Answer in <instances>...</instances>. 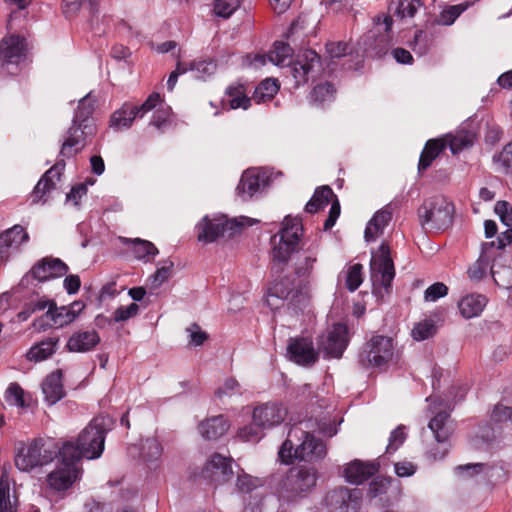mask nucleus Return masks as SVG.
Returning <instances> with one entry per match:
<instances>
[{
	"label": "nucleus",
	"mask_w": 512,
	"mask_h": 512,
	"mask_svg": "<svg viewBox=\"0 0 512 512\" xmlns=\"http://www.w3.org/2000/svg\"><path fill=\"white\" fill-rule=\"evenodd\" d=\"M91 135L85 133L79 127L71 126L67 131V137L61 145L60 159L48 169L40 178L32 192V202H46V196L56 188L57 181L65 169V159H70L81 152L87 145V138Z\"/></svg>",
	"instance_id": "f257e3e1"
},
{
	"label": "nucleus",
	"mask_w": 512,
	"mask_h": 512,
	"mask_svg": "<svg viewBox=\"0 0 512 512\" xmlns=\"http://www.w3.org/2000/svg\"><path fill=\"white\" fill-rule=\"evenodd\" d=\"M104 418H94L78 435L76 441H64L58 454L66 460H74L80 465L82 458L97 459L104 450L105 436Z\"/></svg>",
	"instance_id": "f03ea898"
},
{
	"label": "nucleus",
	"mask_w": 512,
	"mask_h": 512,
	"mask_svg": "<svg viewBox=\"0 0 512 512\" xmlns=\"http://www.w3.org/2000/svg\"><path fill=\"white\" fill-rule=\"evenodd\" d=\"M320 474L316 467L311 465H296L282 475L278 485L277 494L279 500L296 504L308 498L317 487Z\"/></svg>",
	"instance_id": "7ed1b4c3"
},
{
	"label": "nucleus",
	"mask_w": 512,
	"mask_h": 512,
	"mask_svg": "<svg viewBox=\"0 0 512 512\" xmlns=\"http://www.w3.org/2000/svg\"><path fill=\"white\" fill-rule=\"evenodd\" d=\"M303 233L301 221L290 216L285 217L278 234L271 237L272 259L274 264L285 265L298 246Z\"/></svg>",
	"instance_id": "20e7f679"
},
{
	"label": "nucleus",
	"mask_w": 512,
	"mask_h": 512,
	"mask_svg": "<svg viewBox=\"0 0 512 512\" xmlns=\"http://www.w3.org/2000/svg\"><path fill=\"white\" fill-rule=\"evenodd\" d=\"M58 445L51 439H35L27 447H22L15 455V466L24 472L46 465L58 456Z\"/></svg>",
	"instance_id": "39448f33"
},
{
	"label": "nucleus",
	"mask_w": 512,
	"mask_h": 512,
	"mask_svg": "<svg viewBox=\"0 0 512 512\" xmlns=\"http://www.w3.org/2000/svg\"><path fill=\"white\" fill-rule=\"evenodd\" d=\"M454 205L444 196L436 195L425 199L418 209V216L423 228L445 230L452 224Z\"/></svg>",
	"instance_id": "423d86ee"
},
{
	"label": "nucleus",
	"mask_w": 512,
	"mask_h": 512,
	"mask_svg": "<svg viewBox=\"0 0 512 512\" xmlns=\"http://www.w3.org/2000/svg\"><path fill=\"white\" fill-rule=\"evenodd\" d=\"M393 356V339L388 336L376 335L362 347L359 353V362L363 367H382L387 365Z\"/></svg>",
	"instance_id": "0eeeda50"
},
{
	"label": "nucleus",
	"mask_w": 512,
	"mask_h": 512,
	"mask_svg": "<svg viewBox=\"0 0 512 512\" xmlns=\"http://www.w3.org/2000/svg\"><path fill=\"white\" fill-rule=\"evenodd\" d=\"M244 223L236 218L229 219L226 216H220L210 219L205 216L197 225L198 240L204 243H212L219 237H232L239 233Z\"/></svg>",
	"instance_id": "6e6552de"
},
{
	"label": "nucleus",
	"mask_w": 512,
	"mask_h": 512,
	"mask_svg": "<svg viewBox=\"0 0 512 512\" xmlns=\"http://www.w3.org/2000/svg\"><path fill=\"white\" fill-rule=\"evenodd\" d=\"M60 463L47 475V484L54 492H64L72 487L82 474L81 466L74 460H65L58 454Z\"/></svg>",
	"instance_id": "1a4fd4ad"
},
{
	"label": "nucleus",
	"mask_w": 512,
	"mask_h": 512,
	"mask_svg": "<svg viewBox=\"0 0 512 512\" xmlns=\"http://www.w3.org/2000/svg\"><path fill=\"white\" fill-rule=\"evenodd\" d=\"M374 21L377 26L384 25V33L376 35L372 32L367 35L363 39L364 52L371 57L381 58L387 54L391 45L393 19L390 15H378Z\"/></svg>",
	"instance_id": "9d476101"
},
{
	"label": "nucleus",
	"mask_w": 512,
	"mask_h": 512,
	"mask_svg": "<svg viewBox=\"0 0 512 512\" xmlns=\"http://www.w3.org/2000/svg\"><path fill=\"white\" fill-rule=\"evenodd\" d=\"M361 502L360 489H349L343 486L329 491L325 497V503L330 512H359Z\"/></svg>",
	"instance_id": "9b49d317"
},
{
	"label": "nucleus",
	"mask_w": 512,
	"mask_h": 512,
	"mask_svg": "<svg viewBox=\"0 0 512 512\" xmlns=\"http://www.w3.org/2000/svg\"><path fill=\"white\" fill-rule=\"evenodd\" d=\"M25 38L19 35H10L0 42L1 66L9 73H15L19 64L25 59Z\"/></svg>",
	"instance_id": "f8f14e48"
},
{
	"label": "nucleus",
	"mask_w": 512,
	"mask_h": 512,
	"mask_svg": "<svg viewBox=\"0 0 512 512\" xmlns=\"http://www.w3.org/2000/svg\"><path fill=\"white\" fill-rule=\"evenodd\" d=\"M287 355L291 361L304 367L313 366L319 359V353L314 348L310 337H291L287 345Z\"/></svg>",
	"instance_id": "ddd939ff"
},
{
	"label": "nucleus",
	"mask_w": 512,
	"mask_h": 512,
	"mask_svg": "<svg viewBox=\"0 0 512 512\" xmlns=\"http://www.w3.org/2000/svg\"><path fill=\"white\" fill-rule=\"evenodd\" d=\"M305 297L302 292L301 284L296 283L295 280L289 277H284L275 280L274 283L268 288L266 302L272 309L277 308L279 305L275 300L290 299L292 303L300 302Z\"/></svg>",
	"instance_id": "4468645a"
},
{
	"label": "nucleus",
	"mask_w": 512,
	"mask_h": 512,
	"mask_svg": "<svg viewBox=\"0 0 512 512\" xmlns=\"http://www.w3.org/2000/svg\"><path fill=\"white\" fill-rule=\"evenodd\" d=\"M348 345V328L345 324L335 323L326 335L318 338V347L328 357L340 358Z\"/></svg>",
	"instance_id": "2eb2a0df"
},
{
	"label": "nucleus",
	"mask_w": 512,
	"mask_h": 512,
	"mask_svg": "<svg viewBox=\"0 0 512 512\" xmlns=\"http://www.w3.org/2000/svg\"><path fill=\"white\" fill-rule=\"evenodd\" d=\"M232 458H227L219 453L211 455L202 469L201 476L216 485L229 482L233 476Z\"/></svg>",
	"instance_id": "dca6fc26"
},
{
	"label": "nucleus",
	"mask_w": 512,
	"mask_h": 512,
	"mask_svg": "<svg viewBox=\"0 0 512 512\" xmlns=\"http://www.w3.org/2000/svg\"><path fill=\"white\" fill-rule=\"evenodd\" d=\"M291 73L296 86L314 79L321 71L320 56L313 50H306L291 65Z\"/></svg>",
	"instance_id": "f3484780"
},
{
	"label": "nucleus",
	"mask_w": 512,
	"mask_h": 512,
	"mask_svg": "<svg viewBox=\"0 0 512 512\" xmlns=\"http://www.w3.org/2000/svg\"><path fill=\"white\" fill-rule=\"evenodd\" d=\"M83 305L80 302H73L70 306L57 307L54 301L49 310L44 314L43 317L36 319L33 323L34 327H44V319L49 320V326L63 327L72 323L78 316L79 312L83 309Z\"/></svg>",
	"instance_id": "a211bd4d"
},
{
	"label": "nucleus",
	"mask_w": 512,
	"mask_h": 512,
	"mask_svg": "<svg viewBox=\"0 0 512 512\" xmlns=\"http://www.w3.org/2000/svg\"><path fill=\"white\" fill-rule=\"evenodd\" d=\"M298 440L293 456L301 461H317L323 459L327 454L325 443L315 438L311 433L298 429Z\"/></svg>",
	"instance_id": "6ab92c4d"
},
{
	"label": "nucleus",
	"mask_w": 512,
	"mask_h": 512,
	"mask_svg": "<svg viewBox=\"0 0 512 512\" xmlns=\"http://www.w3.org/2000/svg\"><path fill=\"white\" fill-rule=\"evenodd\" d=\"M371 267L372 270L380 274L381 285L388 291L395 277V267L391 258L390 247L386 242H383L377 252L372 255Z\"/></svg>",
	"instance_id": "aec40b11"
},
{
	"label": "nucleus",
	"mask_w": 512,
	"mask_h": 512,
	"mask_svg": "<svg viewBox=\"0 0 512 512\" xmlns=\"http://www.w3.org/2000/svg\"><path fill=\"white\" fill-rule=\"evenodd\" d=\"M69 267L59 258L44 257L33 265L28 276L39 282L52 278L62 277L67 274Z\"/></svg>",
	"instance_id": "412c9836"
},
{
	"label": "nucleus",
	"mask_w": 512,
	"mask_h": 512,
	"mask_svg": "<svg viewBox=\"0 0 512 512\" xmlns=\"http://www.w3.org/2000/svg\"><path fill=\"white\" fill-rule=\"evenodd\" d=\"M287 416V409L276 403H265L254 408L252 419L263 429L281 424Z\"/></svg>",
	"instance_id": "4be33fe9"
},
{
	"label": "nucleus",
	"mask_w": 512,
	"mask_h": 512,
	"mask_svg": "<svg viewBox=\"0 0 512 512\" xmlns=\"http://www.w3.org/2000/svg\"><path fill=\"white\" fill-rule=\"evenodd\" d=\"M29 234L21 225H14L0 234V263L8 261L11 251L17 250L22 243L28 242Z\"/></svg>",
	"instance_id": "5701e85b"
},
{
	"label": "nucleus",
	"mask_w": 512,
	"mask_h": 512,
	"mask_svg": "<svg viewBox=\"0 0 512 512\" xmlns=\"http://www.w3.org/2000/svg\"><path fill=\"white\" fill-rule=\"evenodd\" d=\"M268 184V177L255 169H248L243 172L237 186L238 195L244 200L250 199L261 187Z\"/></svg>",
	"instance_id": "b1692460"
},
{
	"label": "nucleus",
	"mask_w": 512,
	"mask_h": 512,
	"mask_svg": "<svg viewBox=\"0 0 512 512\" xmlns=\"http://www.w3.org/2000/svg\"><path fill=\"white\" fill-rule=\"evenodd\" d=\"M378 470L377 463L355 459L345 467L344 477L347 482L359 485L373 477Z\"/></svg>",
	"instance_id": "393cba45"
},
{
	"label": "nucleus",
	"mask_w": 512,
	"mask_h": 512,
	"mask_svg": "<svg viewBox=\"0 0 512 512\" xmlns=\"http://www.w3.org/2000/svg\"><path fill=\"white\" fill-rule=\"evenodd\" d=\"M100 341L96 330H78L69 337L66 348L70 352L85 353L94 350Z\"/></svg>",
	"instance_id": "a878e982"
},
{
	"label": "nucleus",
	"mask_w": 512,
	"mask_h": 512,
	"mask_svg": "<svg viewBox=\"0 0 512 512\" xmlns=\"http://www.w3.org/2000/svg\"><path fill=\"white\" fill-rule=\"evenodd\" d=\"M93 112V102L90 100L88 96L83 97L79 101L71 126L79 127L88 135H94L96 132V127L94 124V119L92 117Z\"/></svg>",
	"instance_id": "bb28decb"
},
{
	"label": "nucleus",
	"mask_w": 512,
	"mask_h": 512,
	"mask_svg": "<svg viewBox=\"0 0 512 512\" xmlns=\"http://www.w3.org/2000/svg\"><path fill=\"white\" fill-rule=\"evenodd\" d=\"M435 440L438 443H446L455 430L454 422L447 411L437 412L428 423Z\"/></svg>",
	"instance_id": "cd10ccee"
},
{
	"label": "nucleus",
	"mask_w": 512,
	"mask_h": 512,
	"mask_svg": "<svg viewBox=\"0 0 512 512\" xmlns=\"http://www.w3.org/2000/svg\"><path fill=\"white\" fill-rule=\"evenodd\" d=\"M230 423L224 415L213 416L202 421L198 430L203 438L216 440L223 436L229 429Z\"/></svg>",
	"instance_id": "c85d7f7f"
},
{
	"label": "nucleus",
	"mask_w": 512,
	"mask_h": 512,
	"mask_svg": "<svg viewBox=\"0 0 512 512\" xmlns=\"http://www.w3.org/2000/svg\"><path fill=\"white\" fill-rule=\"evenodd\" d=\"M447 148L442 137L432 138L426 141L424 148L420 154L418 162V171L423 173L433 163V161Z\"/></svg>",
	"instance_id": "c756f323"
},
{
	"label": "nucleus",
	"mask_w": 512,
	"mask_h": 512,
	"mask_svg": "<svg viewBox=\"0 0 512 512\" xmlns=\"http://www.w3.org/2000/svg\"><path fill=\"white\" fill-rule=\"evenodd\" d=\"M488 303V298L483 294L471 293L460 299L458 308L465 319L479 316Z\"/></svg>",
	"instance_id": "7c9ffc66"
},
{
	"label": "nucleus",
	"mask_w": 512,
	"mask_h": 512,
	"mask_svg": "<svg viewBox=\"0 0 512 512\" xmlns=\"http://www.w3.org/2000/svg\"><path fill=\"white\" fill-rule=\"evenodd\" d=\"M137 117H139V110L136 108V104L125 102L112 113L110 126L116 130L128 129Z\"/></svg>",
	"instance_id": "2f4dec72"
},
{
	"label": "nucleus",
	"mask_w": 512,
	"mask_h": 512,
	"mask_svg": "<svg viewBox=\"0 0 512 512\" xmlns=\"http://www.w3.org/2000/svg\"><path fill=\"white\" fill-rule=\"evenodd\" d=\"M42 392L45 400L53 405L64 396V387L62 384V372L57 370L49 374L42 383Z\"/></svg>",
	"instance_id": "473e14b6"
},
{
	"label": "nucleus",
	"mask_w": 512,
	"mask_h": 512,
	"mask_svg": "<svg viewBox=\"0 0 512 512\" xmlns=\"http://www.w3.org/2000/svg\"><path fill=\"white\" fill-rule=\"evenodd\" d=\"M228 96L227 102L223 101V106L227 110L243 109L247 110L251 106L252 97H248L246 87L243 84L230 85L226 89Z\"/></svg>",
	"instance_id": "72a5a7b5"
},
{
	"label": "nucleus",
	"mask_w": 512,
	"mask_h": 512,
	"mask_svg": "<svg viewBox=\"0 0 512 512\" xmlns=\"http://www.w3.org/2000/svg\"><path fill=\"white\" fill-rule=\"evenodd\" d=\"M125 244L131 246L132 252L138 260L151 262L158 255V248L150 241L141 238H125Z\"/></svg>",
	"instance_id": "f704fd0d"
},
{
	"label": "nucleus",
	"mask_w": 512,
	"mask_h": 512,
	"mask_svg": "<svg viewBox=\"0 0 512 512\" xmlns=\"http://www.w3.org/2000/svg\"><path fill=\"white\" fill-rule=\"evenodd\" d=\"M318 248L319 244L315 242L303 250L301 258L295 264V274L299 278L307 279L310 277L317 262Z\"/></svg>",
	"instance_id": "c9c22d12"
},
{
	"label": "nucleus",
	"mask_w": 512,
	"mask_h": 512,
	"mask_svg": "<svg viewBox=\"0 0 512 512\" xmlns=\"http://www.w3.org/2000/svg\"><path fill=\"white\" fill-rule=\"evenodd\" d=\"M442 139H444L447 147L450 148L454 155L472 147L474 144V134L468 131H460L455 135L449 133L442 136Z\"/></svg>",
	"instance_id": "e433bc0d"
},
{
	"label": "nucleus",
	"mask_w": 512,
	"mask_h": 512,
	"mask_svg": "<svg viewBox=\"0 0 512 512\" xmlns=\"http://www.w3.org/2000/svg\"><path fill=\"white\" fill-rule=\"evenodd\" d=\"M333 196V190L329 186L318 187L312 198L305 205V211L310 214L317 213L320 209L329 204Z\"/></svg>",
	"instance_id": "4c0bfd02"
},
{
	"label": "nucleus",
	"mask_w": 512,
	"mask_h": 512,
	"mask_svg": "<svg viewBox=\"0 0 512 512\" xmlns=\"http://www.w3.org/2000/svg\"><path fill=\"white\" fill-rule=\"evenodd\" d=\"M280 84L277 79L267 78L259 83L252 95L256 103L270 101L279 91Z\"/></svg>",
	"instance_id": "58836bf2"
},
{
	"label": "nucleus",
	"mask_w": 512,
	"mask_h": 512,
	"mask_svg": "<svg viewBox=\"0 0 512 512\" xmlns=\"http://www.w3.org/2000/svg\"><path fill=\"white\" fill-rule=\"evenodd\" d=\"M58 343L57 338H47L40 343L30 348L27 353V358L30 361H43L50 357L55 352V347Z\"/></svg>",
	"instance_id": "ea45409f"
},
{
	"label": "nucleus",
	"mask_w": 512,
	"mask_h": 512,
	"mask_svg": "<svg viewBox=\"0 0 512 512\" xmlns=\"http://www.w3.org/2000/svg\"><path fill=\"white\" fill-rule=\"evenodd\" d=\"M292 54L293 50L289 44L282 41H276L274 43L273 50L267 54V57L271 63L277 66H284L286 65V62L290 64Z\"/></svg>",
	"instance_id": "a19ab883"
},
{
	"label": "nucleus",
	"mask_w": 512,
	"mask_h": 512,
	"mask_svg": "<svg viewBox=\"0 0 512 512\" xmlns=\"http://www.w3.org/2000/svg\"><path fill=\"white\" fill-rule=\"evenodd\" d=\"M336 89L333 84L329 82L320 83L316 85L310 93V99L316 105H323L326 102H331L335 98Z\"/></svg>",
	"instance_id": "79ce46f5"
},
{
	"label": "nucleus",
	"mask_w": 512,
	"mask_h": 512,
	"mask_svg": "<svg viewBox=\"0 0 512 512\" xmlns=\"http://www.w3.org/2000/svg\"><path fill=\"white\" fill-rule=\"evenodd\" d=\"M293 437H298V428H292L288 433V438L281 445L278 456L282 463L290 464L296 456H293L297 444L292 440Z\"/></svg>",
	"instance_id": "37998d69"
},
{
	"label": "nucleus",
	"mask_w": 512,
	"mask_h": 512,
	"mask_svg": "<svg viewBox=\"0 0 512 512\" xmlns=\"http://www.w3.org/2000/svg\"><path fill=\"white\" fill-rule=\"evenodd\" d=\"M162 454V446L155 438H147L142 443L141 457L147 463L157 461Z\"/></svg>",
	"instance_id": "c03bdc74"
},
{
	"label": "nucleus",
	"mask_w": 512,
	"mask_h": 512,
	"mask_svg": "<svg viewBox=\"0 0 512 512\" xmlns=\"http://www.w3.org/2000/svg\"><path fill=\"white\" fill-rule=\"evenodd\" d=\"M236 490L241 494H252L262 486L261 480L249 474H237Z\"/></svg>",
	"instance_id": "a18cd8bd"
},
{
	"label": "nucleus",
	"mask_w": 512,
	"mask_h": 512,
	"mask_svg": "<svg viewBox=\"0 0 512 512\" xmlns=\"http://www.w3.org/2000/svg\"><path fill=\"white\" fill-rule=\"evenodd\" d=\"M363 282V265L355 263L348 268L346 287L349 291H356Z\"/></svg>",
	"instance_id": "49530a36"
},
{
	"label": "nucleus",
	"mask_w": 512,
	"mask_h": 512,
	"mask_svg": "<svg viewBox=\"0 0 512 512\" xmlns=\"http://www.w3.org/2000/svg\"><path fill=\"white\" fill-rule=\"evenodd\" d=\"M437 331L433 320H424L417 323L412 329V336L417 341L426 340L432 337Z\"/></svg>",
	"instance_id": "de8ad7c7"
},
{
	"label": "nucleus",
	"mask_w": 512,
	"mask_h": 512,
	"mask_svg": "<svg viewBox=\"0 0 512 512\" xmlns=\"http://www.w3.org/2000/svg\"><path fill=\"white\" fill-rule=\"evenodd\" d=\"M5 400L8 404L24 408V391L18 383H11L5 391Z\"/></svg>",
	"instance_id": "09e8293b"
},
{
	"label": "nucleus",
	"mask_w": 512,
	"mask_h": 512,
	"mask_svg": "<svg viewBox=\"0 0 512 512\" xmlns=\"http://www.w3.org/2000/svg\"><path fill=\"white\" fill-rule=\"evenodd\" d=\"M241 0H214V12L222 18L230 17L240 6Z\"/></svg>",
	"instance_id": "8fccbe9b"
},
{
	"label": "nucleus",
	"mask_w": 512,
	"mask_h": 512,
	"mask_svg": "<svg viewBox=\"0 0 512 512\" xmlns=\"http://www.w3.org/2000/svg\"><path fill=\"white\" fill-rule=\"evenodd\" d=\"M493 159L500 165L504 173H512V142L505 145L503 150L495 155Z\"/></svg>",
	"instance_id": "3c124183"
},
{
	"label": "nucleus",
	"mask_w": 512,
	"mask_h": 512,
	"mask_svg": "<svg viewBox=\"0 0 512 512\" xmlns=\"http://www.w3.org/2000/svg\"><path fill=\"white\" fill-rule=\"evenodd\" d=\"M138 312L139 306L136 303H131L127 307L120 306L114 311L113 318L109 321V323L127 321L130 318L135 317Z\"/></svg>",
	"instance_id": "603ef678"
},
{
	"label": "nucleus",
	"mask_w": 512,
	"mask_h": 512,
	"mask_svg": "<svg viewBox=\"0 0 512 512\" xmlns=\"http://www.w3.org/2000/svg\"><path fill=\"white\" fill-rule=\"evenodd\" d=\"M261 429H263L261 426H257L253 422L252 424L240 428L238 437L244 441L258 442L263 436Z\"/></svg>",
	"instance_id": "864d4df0"
},
{
	"label": "nucleus",
	"mask_w": 512,
	"mask_h": 512,
	"mask_svg": "<svg viewBox=\"0 0 512 512\" xmlns=\"http://www.w3.org/2000/svg\"><path fill=\"white\" fill-rule=\"evenodd\" d=\"M404 430L405 427L400 425L391 432V435L389 437V443L386 447V453H394L405 442L406 433Z\"/></svg>",
	"instance_id": "5fc2aeb1"
},
{
	"label": "nucleus",
	"mask_w": 512,
	"mask_h": 512,
	"mask_svg": "<svg viewBox=\"0 0 512 512\" xmlns=\"http://www.w3.org/2000/svg\"><path fill=\"white\" fill-rule=\"evenodd\" d=\"M9 500V481L6 473L0 476V512H13Z\"/></svg>",
	"instance_id": "6e6d98bb"
},
{
	"label": "nucleus",
	"mask_w": 512,
	"mask_h": 512,
	"mask_svg": "<svg viewBox=\"0 0 512 512\" xmlns=\"http://www.w3.org/2000/svg\"><path fill=\"white\" fill-rule=\"evenodd\" d=\"M216 69V64L213 61H192L190 62V70L195 71L197 73V77L203 78L204 76H209L214 73Z\"/></svg>",
	"instance_id": "4d7b16f0"
},
{
	"label": "nucleus",
	"mask_w": 512,
	"mask_h": 512,
	"mask_svg": "<svg viewBox=\"0 0 512 512\" xmlns=\"http://www.w3.org/2000/svg\"><path fill=\"white\" fill-rule=\"evenodd\" d=\"M391 484V478L375 477L369 485L368 494L371 497H377L384 494Z\"/></svg>",
	"instance_id": "13d9d810"
},
{
	"label": "nucleus",
	"mask_w": 512,
	"mask_h": 512,
	"mask_svg": "<svg viewBox=\"0 0 512 512\" xmlns=\"http://www.w3.org/2000/svg\"><path fill=\"white\" fill-rule=\"evenodd\" d=\"M448 294V287L442 282H436L430 285L424 293L426 301H436Z\"/></svg>",
	"instance_id": "bf43d9fd"
},
{
	"label": "nucleus",
	"mask_w": 512,
	"mask_h": 512,
	"mask_svg": "<svg viewBox=\"0 0 512 512\" xmlns=\"http://www.w3.org/2000/svg\"><path fill=\"white\" fill-rule=\"evenodd\" d=\"M240 392V385L238 381L234 378H227L223 384V386L219 387L215 391V396L219 399L224 396H232Z\"/></svg>",
	"instance_id": "052dcab7"
},
{
	"label": "nucleus",
	"mask_w": 512,
	"mask_h": 512,
	"mask_svg": "<svg viewBox=\"0 0 512 512\" xmlns=\"http://www.w3.org/2000/svg\"><path fill=\"white\" fill-rule=\"evenodd\" d=\"M490 419L495 424L506 422L508 420L512 421V408L497 404L491 413Z\"/></svg>",
	"instance_id": "680f3d73"
},
{
	"label": "nucleus",
	"mask_w": 512,
	"mask_h": 512,
	"mask_svg": "<svg viewBox=\"0 0 512 512\" xmlns=\"http://www.w3.org/2000/svg\"><path fill=\"white\" fill-rule=\"evenodd\" d=\"M494 210L505 226L510 227L512 225V209L508 202L498 201Z\"/></svg>",
	"instance_id": "e2e57ef3"
},
{
	"label": "nucleus",
	"mask_w": 512,
	"mask_h": 512,
	"mask_svg": "<svg viewBox=\"0 0 512 512\" xmlns=\"http://www.w3.org/2000/svg\"><path fill=\"white\" fill-rule=\"evenodd\" d=\"M419 5H420L419 0L401 1L396 10L397 15L400 16L401 18L414 17Z\"/></svg>",
	"instance_id": "0e129e2a"
},
{
	"label": "nucleus",
	"mask_w": 512,
	"mask_h": 512,
	"mask_svg": "<svg viewBox=\"0 0 512 512\" xmlns=\"http://www.w3.org/2000/svg\"><path fill=\"white\" fill-rule=\"evenodd\" d=\"M161 101L162 98L159 93H151L141 105H136V108L139 110V117L142 118L146 113L153 110Z\"/></svg>",
	"instance_id": "69168bd1"
},
{
	"label": "nucleus",
	"mask_w": 512,
	"mask_h": 512,
	"mask_svg": "<svg viewBox=\"0 0 512 512\" xmlns=\"http://www.w3.org/2000/svg\"><path fill=\"white\" fill-rule=\"evenodd\" d=\"M326 51L330 58H340L349 52V45L345 42H329L326 44Z\"/></svg>",
	"instance_id": "338daca9"
},
{
	"label": "nucleus",
	"mask_w": 512,
	"mask_h": 512,
	"mask_svg": "<svg viewBox=\"0 0 512 512\" xmlns=\"http://www.w3.org/2000/svg\"><path fill=\"white\" fill-rule=\"evenodd\" d=\"M173 262H170L169 266H163L158 268L152 275V287L158 288L164 281H166L172 271Z\"/></svg>",
	"instance_id": "774afa93"
}]
</instances>
